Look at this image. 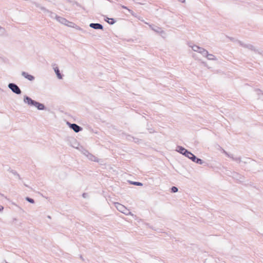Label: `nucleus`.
Here are the masks:
<instances>
[{
    "instance_id": "nucleus-1",
    "label": "nucleus",
    "mask_w": 263,
    "mask_h": 263,
    "mask_svg": "<svg viewBox=\"0 0 263 263\" xmlns=\"http://www.w3.org/2000/svg\"><path fill=\"white\" fill-rule=\"evenodd\" d=\"M35 5L37 7H39V5L36 4V3H34ZM40 9L42 10H44V11H47V12H50L51 13V16L52 17H53L54 16L55 17V18H56V20L59 22L60 23H61V24H64L65 25H68V23H70L69 21H68L66 18H64V17H61V16H58L57 15H56L55 13H52L47 10L46 9V8H45L44 7H40Z\"/></svg>"
},
{
    "instance_id": "nucleus-2",
    "label": "nucleus",
    "mask_w": 263,
    "mask_h": 263,
    "mask_svg": "<svg viewBox=\"0 0 263 263\" xmlns=\"http://www.w3.org/2000/svg\"><path fill=\"white\" fill-rule=\"evenodd\" d=\"M115 205L116 208H117V209L120 212L126 215L133 216V214L124 205H123L118 202H115Z\"/></svg>"
},
{
    "instance_id": "nucleus-3",
    "label": "nucleus",
    "mask_w": 263,
    "mask_h": 263,
    "mask_svg": "<svg viewBox=\"0 0 263 263\" xmlns=\"http://www.w3.org/2000/svg\"><path fill=\"white\" fill-rule=\"evenodd\" d=\"M189 46L192 49L193 51L200 53L204 57H205V55L206 54L208 51L202 47H199L196 45H192L191 44H189Z\"/></svg>"
},
{
    "instance_id": "nucleus-4",
    "label": "nucleus",
    "mask_w": 263,
    "mask_h": 263,
    "mask_svg": "<svg viewBox=\"0 0 263 263\" xmlns=\"http://www.w3.org/2000/svg\"><path fill=\"white\" fill-rule=\"evenodd\" d=\"M8 88L11 90V91L17 95H20L22 93V91L19 87L14 83H9L8 84Z\"/></svg>"
},
{
    "instance_id": "nucleus-5",
    "label": "nucleus",
    "mask_w": 263,
    "mask_h": 263,
    "mask_svg": "<svg viewBox=\"0 0 263 263\" xmlns=\"http://www.w3.org/2000/svg\"><path fill=\"white\" fill-rule=\"evenodd\" d=\"M24 102L29 105L34 106L36 101L33 100L31 98L27 96H25L24 97Z\"/></svg>"
},
{
    "instance_id": "nucleus-6",
    "label": "nucleus",
    "mask_w": 263,
    "mask_h": 263,
    "mask_svg": "<svg viewBox=\"0 0 263 263\" xmlns=\"http://www.w3.org/2000/svg\"><path fill=\"white\" fill-rule=\"evenodd\" d=\"M238 43L239 44L240 46L244 47V48H248L251 50H252V51H254V52H257V50L255 49V47L251 45V44H244L241 41H239L238 42Z\"/></svg>"
},
{
    "instance_id": "nucleus-7",
    "label": "nucleus",
    "mask_w": 263,
    "mask_h": 263,
    "mask_svg": "<svg viewBox=\"0 0 263 263\" xmlns=\"http://www.w3.org/2000/svg\"><path fill=\"white\" fill-rule=\"evenodd\" d=\"M68 124H69L70 128L73 129L76 133H78L82 130V128L81 126L75 123H70L68 122Z\"/></svg>"
},
{
    "instance_id": "nucleus-8",
    "label": "nucleus",
    "mask_w": 263,
    "mask_h": 263,
    "mask_svg": "<svg viewBox=\"0 0 263 263\" xmlns=\"http://www.w3.org/2000/svg\"><path fill=\"white\" fill-rule=\"evenodd\" d=\"M21 74L23 77L30 81H33L35 80V77L31 75L25 71H22Z\"/></svg>"
},
{
    "instance_id": "nucleus-9",
    "label": "nucleus",
    "mask_w": 263,
    "mask_h": 263,
    "mask_svg": "<svg viewBox=\"0 0 263 263\" xmlns=\"http://www.w3.org/2000/svg\"><path fill=\"white\" fill-rule=\"evenodd\" d=\"M89 26L94 29H103V26L102 24L99 23H91Z\"/></svg>"
},
{
    "instance_id": "nucleus-10",
    "label": "nucleus",
    "mask_w": 263,
    "mask_h": 263,
    "mask_svg": "<svg viewBox=\"0 0 263 263\" xmlns=\"http://www.w3.org/2000/svg\"><path fill=\"white\" fill-rule=\"evenodd\" d=\"M84 154L88 157L89 160L93 161H98L97 158L90 154L88 151H86Z\"/></svg>"
},
{
    "instance_id": "nucleus-11",
    "label": "nucleus",
    "mask_w": 263,
    "mask_h": 263,
    "mask_svg": "<svg viewBox=\"0 0 263 263\" xmlns=\"http://www.w3.org/2000/svg\"><path fill=\"white\" fill-rule=\"evenodd\" d=\"M149 27L155 32L157 33H161L163 32V31L161 29L160 27L158 26H154L153 25H149Z\"/></svg>"
},
{
    "instance_id": "nucleus-12",
    "label": "nucleus",
    "mask_w": 263,
    "mask_h": 263,
    "mask_svg": "<svg viewBox=\"0 0 263 263\" xmlns=\"http://www.w3.org/2000/svg\"><path fill=\"white\" fill-rule=\"evenodd\" d=\"M34 106L40 110H44L45 109V105L43 104L39 103L38 102H36Z\"/></svg>"
},
{
    "instance_id": "nucleus-13",
    "label": "nucleus",
    "mask_w": 263,
    "mask_h": 263,
    "mask_svg": "<svg viewBox=\"0 0 263 263\" xmlns=\"http://www.w3.org/2000/svg\"><path fill=\"white\" fill-rule=\"evenodd\" d=\"M121 7L123 8V9H126L128 10V11L134 17H137L138 18V16L137 15V14L134 12V11L133 10H132L131 9H128L126 6H124V5H121ZM138 18L140 20V18L138 17Z\"/></svg>"
},
{
    "instance_id": "nucleus-14",
    "label": "nucleus",
    "mask_w": 263,
    "mask_h": 263,
    "mask_svg": "<svg viewBox=\"0 0 263 263\" xmlns=\"http://www.w3.org/2000/svg\"><path fill=\"white\" fill-rule=\"evenodd\" d=\"M187 149L181 146H177L176 151L182 155H184Z\"/></svg>"
},
{
    "instance_id": "nucleus-15",
    "label": "nucleus",
    "mask_w": 263,
    "mask_h": 263,
    "mask_svg": "<svg viewBox=\"0 0 263 263\" xmlns=\"http://www.w3.org/2000/svg\"><path fill=\"white\" fill-rule=\"evenodd\" d=\"M205 57H206L209 60H216L217 59L215 55H214L212 54H209L208 51L206 52V54L205 55Z\"/></svg>"
},
{
    "instance_id": "nucleus-16",
    "label": "nucleus",
    "mask_w": 263,
    "mask_h": 263,
    "mask_svg": "<svg viewBox=\"0 0 263 263\" xmlns=\"http://www.w3.org/2000/svg\"><path fill=\"white\" fill-rule=\"evenodd\" d=\"M233 177L236 178L237 180H239L240 182L243 181V177L240 175H239L237 173H235L233 174Z\"/></svg>"
},
{
    "instance_id": "nucleus-17",
    "label": "nucleus",
    "mask_w": 263,
    "mask_h": 263,
    "mask_svg": "<svg viewBox=\"0 0 263 263\" xmlns=\"http://www.w3.org/2000/svg\"><path fill=\"white\" fill-rule=\"evenodd\" d=\"M54 70L58 77V78L60 79H62V75L61 74L60 71L58 67H56L54 68Z\"/></svg>"
},
{
    "instance_id": "nucleus-18",
    "label": "nucleus",
    "mask_w": 263,
    "mask_h": 263,
    "mask_svg": "<svg viewBox=\"0 0 263 263\" xmlns=\"http://www.w3.org/2000/svg\"><path fill=\"white\" fill-rule=\"evenodd\" d=\"M7 35L6 29L0 26V36H6Z\"/></svg>"
},
{
    "instance_id": "nucleus-19",
    "label": "nucleus",
    "mask_w": 263,
    "mask_h": 263,
    "mask_svg": "<svg viewBox=\"0 0 263 263\" xmlns=\"http://www.w3.org/2000/svg\"><path fill=\"white\" fill-rule=\"evenodd\" d=\"M230 158H231L233 161H235L238 163H240V162L241 161L240 157H234L233 155L231 154Z\"/></svg>"
},
{
    "instance_id": "nucleus-20",
    "label": "nucleus",
    "mask_w": 263,
    "mask_h": 263,
    "mask_svg": "<svg viewBox=\"0 0 263 263\" xmlns=\"http://www.w3.org/2000/svg\"><path fill=\"white\" fill-rule=\"evenodd\" d=\"M129 183L131 184H133V185H137V186H142L143 185V184L140 182L130 181Z\"/></svg>"
},
{
    "instance_id": "nucleus-21",
    "label": "nucleus",
    "mask_w": 263,
    "mask_h": 263,
    "mask_svg": "<svg viewBox=\"0 0 263 263\" xmlns=\"http://www.w3.org/2000/svg\"><path fill=\"white\" fill-rule=\"evenodd\" d=\"M194 162L199 164H202L203 163V161L198 158H197V159Z\"/></svg>"
},
{
    "instance_id": "nucleus-22",
    "label": "nucleus",
    "mask_w": 263,
    "mask_h": 263,
    "mask_svg": "<svg viewBox=\"0 0 263 263\" xmlns=\"http://www.w3.org/2000/svg\"><path fill=\"white\" fill-rule=\"evenodd\" d=\"M192 155V153L189 151H188L187 150H186L185 153L184 154V156L186 157H187L188 158H190V156Z\"/></svg>"
},
{
    "instance_id": "nucleus-23",
    "label": "nucleus",
    "mask_w": 263,
    "mask_h": 263,
    "mask_svg": "<svg viewBox=\"0 0 263 263\" xmlns=\"http://www.w3.org/2000/svg\"><path fill=\"white\" fill-rule=\"evenodd\" d=\"M26 200L28 201L29 202L31 203H34V199L31 198H29L28 197H27L26 198Z\"/></svg>"
},
{
    "instance_id": "nucleus-24",
    "label": "nucleus",
    "mask_w": 263,
    "mask_h": 263,
    "mask_svg": "<svg viewBox=\"0 0 263 263\" xmlns=\"http://www.w3.org/2000/svg\"><path fill=\"white\" fill-rule=\"evenodd\" d=\"M108 19L109 20V21H108V23L109 24H111V25H113L114 24H115V21L114 18H108Z\"/></svg>"
},
{
    "instance_id": "nucleus-25",
    "label": "nucleus",
    "mask_w": 263,
    "mask_h": 263,
    "mask_svg": "<svg viewBox=\"0 0 263 263\" xmlns=\"http://www.w3.org/2000/svg\"><path fill=\"white\" fill-rule=\"evenodd\" d=\"M178 189L176 186H173L171 188V192L173 193H176V192H178Z\"/></svg>"
},
{
    "instance_id": "nucleus-26",
    "label": "nucleus",
    "mask_w": 263,
    "mask_h": 263,
    "mask_svg": "<svg viewBox=\"0 0 263 263\" xmlns=\"http://www.w3.org/2000/svg\"><path fill=\"white\" fill-rule=\"evenodd\" d=\"M189 159L194 162L197 159V157L193 154H192Z\"/></svg>"
},
{
    "instance_id": "nucleus-27",
    "label": "nucleus",
    "mask_w": 263,
    "mask_h": 263,
    "mask_svg": "<svg viewBox=\"0 0 263 263\" xmlns=\"http://www.w3.org/2000/svg\"><path fill=\"white\" fill-rule=\"evenodd\" d=\"M223 153L226 155L228 157L230 158V157L231 156V154H229L228 153H227L225 150L223 149Z\"/></svg>"
},
{
    "instance_id": "nucleus-28",
    "label": "nucleus",
    "mask_w": 263,
    "mask_h": 263,
    "mask_svg": "<svg viewBox=\"0 0 263 263\" xmlns=\"http://www.w3.org/2000/svg\"><path fill=\"white\" fill-rule=\"evenodd\" d=\"M77 29H78V30H79L82 31V32H83V33H86V31L84 30L83 29H82V28H80V27H78H78H77Z\"/></svg>"
},
{
    "instance_id": "nucleus-29",
    "label": "nucleus",
    "mask_w": 263,
    "mask_h": 263,
    "mask_svg": "<svg viewBox=\"0 0 263 263\" xmlns=\"http://www.w3.org/2000/svg\"><path fill=\"white\" fill-rule=\"evenodd\" d=\"M12 173H13L14 175L17 176L19 177V178H20V175L17 173V172H16L15 171H14V172H12Z\"/></svg>"
},
{
    "instance_id": "nucleus-30",
    "label": "nucleus",
    "mask_w": 263,
    "mask_h": 263,
    "mask_svg": "<svg viewBox=\"0 0 263 263\" xmlns=\"http://www.w3.org/2000/svg\"><path fill=\"white\" fill-rule=\"evenodd\" d=\"M3 209H4L3 206L2 205H0V212L2 211Z\"/></svg>"
},
{
    "instance_id": "nucleus-31",
    "label": "nucleus",
    "mask_w": 263,
    "mask_h": 263,
    "mask_svg": "<svg viewBox=\"0 0 263 263\" xmlns=\"http://www.w3.org/2000/svg\"><path fill=\"white\" fill-rule=\"evenodd\" d=\"M87 196V194L86 193H83V197L85 198Z\"/></svg>"
},
{
    "instance_id": "nucleus-32",
    "label": "nucleus",
    "mask_w": 263,
    "mask_h": 263,
    "mask_svg": "<svg viewBox=\"0 0 263 263\" xmlns=\"http://www.w3.org/2000/svg\"><path fill=\"white\" fill-rule=\"evenodd\" d=\"M80 258H81L82 260H84V258H83V256H82V255H80Z\"/></svg>"
},
{
    "instance_id": "nucleus-33",
    "label": "nucleus",
    "mask_w": 263,
    "mask_h": 263,
    "mask_svg": "<svg viewBox=\"0 0 263 263\" xmlns=\"http://www.w3.org/2000/svg\"><path fill=\"white\" fill-rule=\"evenodd\" d=\"M181 3H184L185 0H179Z\"/></svg>"
},
{
    "instance_id": "nucleus-34",
    "label": "nucleus",
    "mask_w": 263,
    "mask_h": 263,
    "mask_svg": "<svg viewBox=\"0 0 263 263\" xmlns=\"http://www.w3.org/2000/svg\"><path fill=\"white\" fill-rule=\"evenodd\" d=\"M67 1L70 2V0H66Z\"/></svg>"
},
{
    "instance_id": "nucleus-35",
    "label": "nucleus",
    "mask_w": 263,
    "mask_h": 263,
    "mask_svg": "<svg viewBox=\"0 0 263 263\" xmlns=\"http://www.w3.org/2000/svg\"><path fill=\"white\" fill-rule=\"evenodd\" d=\"M48 217L49 218H50V216H48Z\"/></svg>"
}]
</instances>
